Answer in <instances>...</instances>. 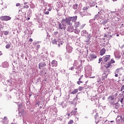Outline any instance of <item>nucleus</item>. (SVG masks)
<instances>
[{"label":"nucleus","instance_id":"nucleus-46","mask_svg":"<svg viewBox=\"0 0 124 124\" xmlns=\"http://www.w3.org/2000/svg\"><path fill=\"white\" fill-rule=\"evenodd\" d=\"M21 6V4L17 3L16 4V6Z\"/></svg>","mask_w":124,"mask_h":124},{"label":"nucleus","instance_id":"nucleus-57","mask_svg":"<svg viewBox=\"0 0 124 124\" xmlns=\"http://www.w3.org/2000/svg\"><path fill=\"white\" fill-rule=\"evenodd\" d=\"M13 79H12V85H13V82L12 81Z\"/></svg>","mask_w":124,"mask_h":124},{"label":"nucleus","instance_id":"nucleus-24","mask_svg":"<svg viewBox=\"0 0 124 124\" xmlns=\"http://www.w3.org/2000/svg\"><path fill=\"white\" fill-rule=\"evenodd\" d=\"M116 120H118L119 121H121V120H124V117L122 115L118 116L116 118Z\"/></svg>","mask_w":124,"mask_h":124},{"label":"nucleus","instance_id":"nucleus-42","mask_svg":"<svg viewBox=\"0 0 124 124\" xmlns=\"http://www.w3.org/2000/svg\"><path fill=\"white\" fill-rule=\"evenodd\" d=\"M100 62H102V58H100L99 59V63H100Z\"/></svg>","mask_w":124,"mask_h":124},{"label":"nucleus","instance_id":"nucleus-61","mask_svg":"<svg viewBox=\"0 0 124 124\" xmlns=\"http://www.w3.org/2000/svg\"><path fill=\"white\" fill-rule=\"evenodd\" d=\"M68 117H69V116H70V114H68Z\"/></svg>","mask_w":124,"mask_h":124},{"label":"nucleus","instance_id":"nucleus-40","mask_svg":"<svg viewBox=\"0 0 124 124\" xmlns=\"http://www.w3.org/2000/svg\"><path fill=\"white\" fill-rule=\"evenodd\" d=\"M97 18H98V15H96L95 16L94 20H95L96 19H97Z\"/></svg>","mask_w":124,"mask_h":124},{"label":"nucleus","instance_id":"nucleus-31","mask_svg":"<svg viewBox=\"0 0 124 124\" xmlns=\"http://www.w3.org/2000/svg\"><path fill=\"white\" fill-rule=\"evenodd\" d=\"M103 75L105 78H107V75H108V73H107V72L104 73Z\"/></svg>","mask_w":124,"mask_h":124},{"label":"nucleus","instance_id":"nucleus-62","mask_svg":"<svg viewBox=\"0 0 124 124\" xmlns=\"http://www.w3.org/2000/svg\"><path fill=\"white\" fill-rule=\"evenodd\" d=\"M104 99H105V98L103 97V100H104Z\"/></svg>","mask_w":124,"mask_h":124},{"label":"nucleus","instance_id":"nucleus-5","mask_svg":"<svg viewBox=\"0 0 124 124\" xmlns=\"http://www.w3.org/2000/svg\"><path fill=\"white\" fill-rule=\"evenodd\" d=\"M0 19H1V21H9L11 20V17L9 16H4L0 17Z\"/></svg>","mask_w":124,"mask_h":124},{"label":"nucleus","instance_id":"nucleus-54","mask_svg":"<svg viewBox=\"0 0 124 124\" xmlns=\"http://www.w3.org/2000/svg\"><path fill=\"white\" fill-rule=\"evenodd\" d=\"M97 83H99L100 84V79H99L98 80H97Z\"/></svg>","mask_w":124,"mask_h":124},{"label":"nucleus","instance_id":"nucleus-21","mask_svg":"<svg viewBox=\"0 0 124 124\" xmlns=\"http://www.w3.org/2000/svg\"><path fill=\"white\" fill-rule=\"evenodd\" d=\"M106 68H109V67H112V64L110 62H108V64H106Z\"/></svg>","mask_w":124,"mask_h":124},{"label":"nucleus","instance_id":"nucleus-51","mask_svg":"<svg viewBox=\"0 0 124 124\" xmlns=\"http://www.w3.org/2000/svg\"><path fill=\"white\" fill-rule=\"evenodd\" d=\"M21 57L22 58V59H24V54H21Z\"/></svg>","mask_w":124,"mask_h":124},{"label":"nucleus","instance_id":"nucleus-15","mask_svg":"<svg viewBox=\"0 0 124 124\" xmlns=\"http://www.w3.org/2000/svg\"><path fill=\"white\" fill-rule=\"evenodd\" d=\"M44 66H46V64L45 62L40 63L39 64V69H41V68L44 67Z\"/></svg>","mask_w":124,"mask_h":124},{"label":"nucleus","instance_id":"nucleus-28","mask_svg":"<svg viewBox=\"0 0 124 124\" xmlns=\"http://www.w3.org/2000/svg\"><path fill=\"white\" fill-rule=\"evenodd\" d=\"M76 93H78V89H75L74 91L72 92L71 93H72V94H75Z\"/></svg>","mask_w":124,"mask_h":124},{"label":"nucleus","instance_id":"nucleus-60","mask_svg":"<svg viewBox=\"0 0 124 124\" xmlns=\"http://www.w3.org/2000/svg\"><path fill=\"white\" fill-rule=\"evenodd\" d=\"M30 19H31V18L28 17V19L27 20H30Z\"/></svg>","mask_w":124,"mask_h":124},{"label":"nucleus","instance_id":"nucleus-43","mask_svg":"<svg viewBox=\"0 0 124 124\" xmlns=\"http://www.w3.org/2000/svg\"><path fill=\"white\" fill-rule=\"evenodd\" d=\"M58 33H59L58 32V31H56V32H54L53 33V34H54V35H57V34H58Z\"/></svg>","mask_w":124,"mask_h":124},{"label":"nucleus","instance_id":"nucleus-52","mask_svg":"<svg viewBox=\"0 0 124 124\" xmlns=\"http://www.w3.org/2000/svg\"><path fill=\"white\" fill-rule=\"evenodd\" d=\"M48 11H51L52 10V9L49 8L48 9H47Z\"/></svg>","mask_w":124,"mask_h":124},{"label":"nucleus","instance_id":"nucleus-50","mask_svg":"<svg viewBox=\"0 0 124 124\" xmlns=\"http://www.w3.org/2000/svg\"><path fill=\"white\" fill-rule=\"evenodd\" d=\"M84 25H82L81 27H80V29L82 30V29H83V28H84Z\"/></svg>","mask_w":124,"mask_h":124},{"label":"nucleus","instance_id":"nucleus-10","mask_svg":"<svg viewBox=\"0 0 124 124\" xmlns=\"http://www.w3.org/2000/svg\"><path fill=\"white\" fill-rule=\"evenodd\" d=\"M95 119L96 124H97L98 122L101 121V116H99L98 114H96V115H95Z\"/></svg>","mask_w":124,"mask_h":124},{"label":"nucleus","instance_id":"nucleus-27","mask_svg":"<svg viewBox=\"0 0 124 124\" xmlns=\"http://www.w3.org/2000/svg\"><path fill=\"white\" fill-rule=\"evenodd\" d=\"M78 63V62H77V61H75L74 64H73V66L74 67H77V64Z\"/></svg>","mask_w":124,"mask_h":124},{"label":"nucleus","instance_id":"nucleus-13","mask_svg":"<svg viewBox=\"0 0 124 124\" xmlns=\"http://www.w3.org/2000/svg\"><path fill=\"white\" fill-rule=\"evenodd\" d=\"M104 62H107L110 60V55H106L103 57Z\"/></svg>","mask_w":124,"mask_h":124},{"label":"nucleus","instance_id":"nucleus-4","mask_svg":"<svg viewBox=\"0 0 124 124\" xmlns=\"http://www.w3.org/2000/svg\"><path fill=\"white\" fill-rule=\"evenodd\" d=\"M110 14V19H113V18H116L118 16V12L117 11H111L110 13H108V15Z\"/></svg>","mask_w":124,"mask_h":124},{"label":"nucleus","instance_id":"nucleus-55","mask_svg":"<svg viewBox=\"0 0 124 124\" xmlns=\"http://www.w3.org/2000/svg\"><path fill=\"white\" fill-rule=\"evenodd\" d=\"M90 78H95V77H94V76L92 77H90Z\"/></svg>","mask_w":124,"mask_h":124},{"label":"nucleus","instance_id":"nucleus-38","mask_svg":"<svg viewBox=\"0 0 124 124\" xmlns=\"http://www.w3.org/2000/svg\"><path fill=\"white\" fill-rule=\"evenodd\" d=\"M68 124H73V120H70L68 123Z\"/></svg>","mask_w":124,"mask_h":124},{"label":"nucleus","instance_id":"nucleus-9","mask_svg":"<svg viewBox=\"0 0 124 124\" xmlns=\"http://www.w3.org/2000/svg\"><path fill=\"white\" fill-rule=\"evenodd\" d=\"M124 71V70L123 69V67L121 68H119L117 69L114 73L115 74L118 73L119 74H120V75H122V72H123Z\"/></svg>","mask_w":124,"mask_h":124},{"label":"nucleus","instance_id":"nucleus-3","mask_svg":"<svg viewBox=\"0 0 124 124\" xmlns=\"http://www.w3.org/2000/svg\"><path fill=\"white\" fill-rule=\"evenodd\" d=\"M52 43L53 44L58 45V47H61V46L62 45V42L61 40V39H55L52 41Z\"/></svg>","mask_w":124,"mask_h":124},{"label":"nucleus","instance_id":"nucleus-48","mask_svg":"<svg viewBox=\"0 0 124 124\" xmlns=\"http://www.w3.org/2000/svg\"><path fill=\"white\" fill-rule=\"evenodd\" d=\"M29 41H30V42H32V39L30 38V39H29Z\"/></svg>","mask_w":124,"mask_h":124},{"label":"nucleus","instance_id":"nucleus-18","mask_svg":"<svg viewBox=\"0 0 124 124\" xmlns=\"http://www.w3.org/2000/svg\"><path fill=\"white\" fill-rule=\"evenodd\" d=\"M106 52V49L103 48V49H101L100 50V55L101 56H103L104 54H105Z\"/></svg>","mask_w":124,"mask_h":124},{"label":"nucleus","instance_id":"nucleus-32","mask_svg":"<svg viewBox=\"0 0 124 124\" xmlns=\"http://www.w3.org/2000/svg\"><path fill=\"white\" fill-rule=\"evenodd\" d=\"M120 102L122 104L124 105V97L122 98L120 100Z\"/></svg>","mask_w":124,"mask_h":124},{"label":"nucleus","instance_id":"nucleus-36","mask_svg":"<svg viewBox=\"0 0 124 124\" xmlns=\"http://www.w3.org/2000/svg\"><path fill=\"white\" fill-rule=\"evenodd\" d=\"M83 83V82H82V81H80V80H79V81H78L77 82V84H78V85H80V84H81V83Z\"/></svg>","mask_w":124,"mask_h":124},{"label":"nucleus","instance_id":"nucleus-45","mask_svg":"<svg viewBox=\"0 0 124 124\" xmlns=\"http://www.w3.org/2000/svg\"><path fill=\"white\" fill-rule=\"evenodd\" d=\"M36 48H37V49H39V48H40V45H37Z\"/></svg>","mask_w":124,"mask_h":124},{"label":"nucleus","instance_id":"nucleus-33","mask_svg":"<svg viewBox=\"0 0 124 124\" xmlns=\"http://www.w3.org/2000/svg\"><path fill=\"white\" fill-rule=\"evenodd\" d=\"M110 63H114L115 61H114V59H111L110 61L109 62Z\"/></svg>","mask_w":124,"mask_h":124},{"label":"nucleus","instance_id":"nucleus-29","mask_svg":"<svg viewBox=\"0 0 124 124\" xmlns=\"http://www.w3.org/2000/svg\"><path fill=\"white\" fill-rule=\"evenodd\" d=\"M4 34L5 35H8V34H9V31H5L4 32Z\"/></svg>","mask_w":124,"mask_h":124},{"label":"nucleus","instance_id":"nucleus-35","mask_svg":"<svg viewBox=\"0 0 124 124\" xmlns=\"http://www.w3.org/2000/svg\"><path fill=\"white\" fill-rule=\"evenodd\" d=\"M38 43H39V42L34 41V42H33V45H36V44H38Z\"/></svg>","mask_w":124,"mask_h":124},{"label":"nucleus","instance_id":"nucleus-12","mask_svg":"<svg viewBox=\"0 0 124 124\" xmlns=\"http://www.w3.org/2000/svg\"><path fill=\"white\" fill-rule=\"evenodd\" d=\"M51 66L52 67L58 66V62L56 60L52 61L51 62Z\"/></svg>","mask_w":124,"mask_h":124},{"label":"nucleus","instance_id":"nucleus-25","mask_svg":"<svg viewBox=\"0 0 124 124\" xmlns=\"http://www.w3.org/2000/svg\"><path fill=\"white\" fill-rule=\"evenodd\" d=\"M74 69H77V67H74V66L73 67H71L69 68V70H72V71H73L74 70Z\"/></svg>","mask_w":124,"mask_h":124},{"label":"nucleus","instance_id":"nucleus-6","mask_svg":"<svg viewBox=\"0 0 124 124\" xmlns=\"http://www.w3.org/2000/svg\"><path fill=\"white\" fill-rule=\"evenodd\" d=\"M97 57L94 53H91L88 56V59H89V61H93L94 59H96Z\"/></svg>","mask_w":124,"mask_h":124},{"label":"nucleus","instance_id":"nucleus-26","mask_svg":"<svg viewBox=\"0 0 124 124\" xmlns=\"http://www.w3.org/2000/svg\"><path fill=\"white\" fill-rule=\"evenodd\" d=\"M73 9H77V8H78V4H75L74 5H73Z\"/></svg>","mask_w":124,"mask_h":124},{"label":"nucleus","instance_id":"nucleus-1","mask_svg":"<svg viewBox=\"0 0 124 124\" xmlns=\"http://www.w3.org/2000/svg\"><path fill=\"white\" fill-rule=\"evenodd\" d=\"M68 25V23L66 21L65 19H63L62 21V23L59 25V30H65L66 26Z\"/></svg>","mask_w":124,"mask_h":124},{"label":"nucleus","instance_id":"nucleus-44","mask_svg":"<svg viewBox=\"0 0 124 124\" xmlns=\"http://www.w3.org/2000/svg\"><path fill=\"white\" fill-rule=\"evenodd\" d=\"M103 12H104V10H101L100 11V13H101V14H104V13H103Z\"/></svg>","mask_w":124,"mask_h":124},{"label":"nucleus","instance_id":"nucleus-39","mask_svg":"<svg viewBox=\"0 0 124 124\" xmlns=\"http://www.w3.org/2000/svg\"><path fill=\"white\" fill-rule=\"evenodd\" d=\"M78 90L79 91H82V90H83V87H79Z\"/></svg>","mask_w":124,"mask_h":124},{"label":"nucleus","instance_id":"nucleus-53","mask_svg":"<svg viewBox=\"0 0 124 124\" xmlns=\"http://www.w3.org/2000/svg\"><path fill=\"white\" fill-rule=\"evenodd\" d=\"M115 76L116 77H118L119 76V75H118V74H115Z\"/></svg>","mask_w":124,"mask_h":124},{"label":"nucleus","instance_id":"nucleus-63","mask_svg":"<svg viewBox=\"0 0 124 124\" xmlns=\"http://www.w3.org/2000/svg\"><path fill=\"white\" fill-rule=\"evenodd\" d=\"M85 83H86V84H87V83H88V81H86Z\"/></svg>","mask_w":124,"mask_h":124},{"label":"nucleus","instance_id":"nucleus-58","mask_svg":"<svg viewBox=\"0 0 124 124\" xmlns=\"http://www.w3.org/2000/svg\"><path fill=\"white\" fill-rule=\"evenodd\" d=\"M119 34H117V35H116V36H119Z\"/></svg>","mask_w":124,"mask_h":124},{"label":"nucleus","instance_id":"nucleus-14","mask_svg":"<svg viewBox=\"0 0 124 124\" xmlns=\"http://www.w3.org/2000/svg\"><path fill=\"white\" fill-rule=\"evenodd\" d=\"M8 119H7V117H4V119L2 120V123L3 124H8Z\"/></svg>","mask_w":124,"mask_h":124},{"label":"nucleus","instance_id":"nucleus-8","mask_svg":"<svg viewBox=\"0 0 124 124\" xmlns=\"http://www.w3.org/2000/svg\"><path fill=\"white\" fill-rule=\"evenodd\" d=\"M66 51L68 53H71L72 52L73 48L69 44H67L66 46Z\"/></svg>","mask_w":124,"mask_h":124},{"label":"nucleus","instance_id":"nucleus-64","mask_svg":"<svg viewBox=\"0 0 124 124\" xmlns=\"http://www.w3.org/2000/svg\"><path fill=\"white\" fill-rule=\"evenodd\" d=\"M113 122H114V121H111L110 123H113Z\"/></svg>","mask_w":124,"mask_h":124},{"label":"nucleus","instance_id":"nucleus-41","mask_svg":"<svg viewBox=\"0 0 124 124\" xmlns=\"http://www.w3.org/2000/svg\"><path fill=\"white\" fill-rule=\"evenodd\" d=\"M124 85L122 86L121 88V92H122V91H124Z\"/></svg>","mask_w":124,"mask_h":124},{"label":"nucleus","instance_id":"nucleus-23","mask_svg":"<svg viewBox=\"0 0 124 124\" xmlns=\"http://www.w3.org/2000/svg\"><path fill=\"white\" fill-rule=\"evenodd\" d=\"M86 34H87V32L86 31V30H83L81 31V35L82 36H86Z\"/></svg>","mask_w":124,"mask_h":124},{"label":"nucleus","instance_id":"nucleus-19","mask_svg":"<svg viewBox=\"0 0 124 124\" xmlns=\"http://www.w3.org/2000/svg\"><path fill=\"white\" fill-rule=\"evenodd\" d=\"M74 27L75 28H79V27H80V22L79 21L76 22L74 24Z\"/></svg>","mask_w":124,"mask_h":124},{"label":"nucleus","instance_id":"nucleus-49","mask_svg":"<svg viewBox=\"0 0 124 124\" xmlns=\"http://www.w3.org/2000/svg\"><path fill=\"white\" fill-rule=\"evenodd\" d=\"M82 77H83V76H81L80 78L78 79L79 81H81V79H82Z\"/></svg>","mask_w":124,"mask_h":124},{"label":"nucleus","instance_id":"nucleus-20","mask_svg":"<svg viewBox=\"0 0 124 124\" xmlns=\"http://www.w3.org/2000/svg\"><path fill=\"white\" fill-rule=\"evenodd\" d=\"M114 107L115 109H117L118 110V109L120 108V104H119V103H115L114 104Z\"/></svg>","mask_w":124,"mask_h":124},{"label":"nucleus","instance_id":"nucleus-56","mask_svg":"<svg viewBox=\"0 0 124 124\" xmlns=\"http://www.w3.org/2000/svg\"><path fill=\"white\" fill-rule=\"evenodd\" d=\"M122 9H123V10H124V5L123 6Z\"/></svg>","mask_w":124,"mask_h":124},{"label":"nucleus","instance_id":"nucleus-47","mask_svg":"<svg viewBox=\"0 0 124 124\" xmlns=\"http://www.w3.org/2000/svg\"><path fill=\"white\" fill-rule=\"evenodd\" d=\"M24 8H29V6L28 5L24 6Z\"/></svg>","mask_w":124,"mask_h":124},{"label":"nucleus","instance_id":"nucleus-17","mask_svg":"<svg viewBox=\"0 0 124 124\" xmlns=\"http://www.w3.org/2000/svg\"><path fill=\"white\" fill-rule=\"evenodd\" d=\"M72 115H77V108H75L74 109L72 110L71 112Z\"/></svg>","mask_w":124,"mask_h":124},{"label":"nucleus","instance_id":"nucleus-7","mask_svg":"<svg viewBox=\"0 0 124 124\" xmlns=\"http://www.w3.org/2000/svg\"><path fill=\"white\" fill-rule=\"evenodd\" d=\"M68 26L67 28V31L69 32H73L74 31V27L72 26V24H68Z\"/></svg>","mask_w":124,"mask_h":124},{"label":"nucleus","instance_id":"nucleus-2","mask_svg":"<svg viewBox=\"0 0 124 124\" xmlns=\"http://www.w3.org/2000/svg\"><path fill=\"white\" fill-rule=\"evenodd\" d=\"M65 19L68 23V25H72V23L70 22H76L77 20V16L73 17H69L68 18H66Z\"/></svg>","mask_w":124,"mask_h":124},{"label":"nucleus","instance_id":"nucleus-22","mask_svg":"<svg viewBox=\"0 0 124 124\" xmlns=\"http://www.w3.org/2000/svg\"><path fill=\"white\" fill-rule=\"evenodd\" d=\"M113 99H114V96H109L108 98V101H109V102L112 101V100H113Z\"/></svg>","mask_w":124,"mask_h":124},{"label":"nucleus","instance_id":"nucleus-30","mask_svg":"<svg viewBox=\"0 0 124 124\" xmlns=\"http://www.w3.org/2000/svg\"><path fill=\"white\" fill-rule=\"evenodd\" d=\"M74 33H77V34H78V33H79V30L78 29H75L74 31Z\"/></svg>","mask_w":124,"mask_h":124},{"label":"nucleus","instance_id":"nucleus-59","mask_svg":"<svg viewBox=\"0 0 124 124\" xmlns=\"http://www.w3.org/2000/svg\"><path fill=\"white\" fill-rule=\"evenodd\" d=\"M104 36H105V37H107V35H105Z\"/></svg>","mask_w":124,"mask_h":124},{"label":"nucleus","instance_id":"nucleus-37","mask_svg":"<svg viewBox=\"0 0 124 124\" xmlns=\"http://www.w3.org/2000/svg\"><path fill=\"white\" fill-rule=\"evenodd\" d=\"M44 14L46 15H49V11L44 12Z\"/></svg>","mask_w":124,"mask_h":124},{"label":"nucleus","instance_id":"nucleus-16","mask_svg":"<svg viewBox=\"0 0 124 124\" xmlns=\"http://www.w3.org/2000/svg\"><path fill=\"white\" fill-rule=\"evenodd\" d=\"M1 66L4 68H7V67H8V63L7 62H3Z\"/></svg>","mask_w":124,"mask_h":124},{"label":"nucleus","instance_id":"nucleus-11","mask_svg":"<svg viewBox=\"0 0 124 124\" xmlns=\"http://www.w3.org/2000/svg\"><path fill=\"white\" fill-rule=\"evenodd\" d=\"M114 56L115 58H117V59H121V54H120V52L118 51L114 52Z\"/></svg>","mask_w":124,"mask_h":124},{"label":"nucleus","instance_id":"nucleus-34","mask_svg":"<svg viewBox=\"0 0 124 124\" xmlns=\"http://www.w3.org/2000/svg\"><path fill=\"white\" fill-rule=\"evenodd\" d=\"M10 44H7L6 46V49H9V48H10Z\"/></svg>","mask_w":124,"mask_h":124}]
</instances>
